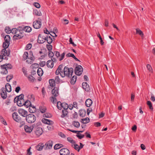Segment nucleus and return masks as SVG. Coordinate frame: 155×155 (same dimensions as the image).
<instances>
[{"label": "nucleus", "instance_id": "8fccbe9b", "mask_svg": "<svg viewBox=\"0 0 155 155\" xmlns=\"http://www.w3.org/2000/svg\"><path fill=\"white\" fill-rule=\"evenodd\" d=\"M51 115L48 113H46L43 115V117H44L50 118L51 117Z\"/></svg>", "mask_w": 155, "mask_h": 155}, {"label": "nucleus", "instance_id": "5fc2aeb1", "mask_svg": "<svg viewBox=\"0 0 155 155\" xmlns=\"http://www.w3.org/2000/svg\"><path fill=\"white\" fill-rule=\"evenodd\" d=\"M13 78V75H8L6 77V80L8 82H9Z\"/></svg>", "mask_w": 155, "mask_h": 155}, {"label": "nucleus", "instance_id": "e2e57ef3", "mask_svg": "<svg viewBox=\"0 0 155 155\" xmlns=\"http://www.w3.org/2000/svg\"><path fill=\"white\" fill-rule=\"evenodd\" d=\"M54 52H52L51 51H49L48 56L50 58L52 57L54 55Z\"/></svg>", "mask_w": 155, "mask_h": 155}, {"label": "nucleus", "instance_id": "a18cd8bd", "mask_svg": "<svg viewBox=\"0 0 155 155\" xmlns=\"http://www.w3.org/2000/svg\"><path fill=\"white\" fill-rule=\"evenodd\" d=\"M24 95L23 94H21L18 96H17V101L18 100H23V98H24Z\"/></svg>", "mask_w": 155, "mask_h": 155}, {"label": "nucleus", "instance_id": "cd10ccee", "mask_svg": "<svg viewBox=\"0 0 155 155\" xmlns=\"http://www.w3.org/2000/svg\"><path fill=\"white\" fill-rule=\"evenodd\" d=\"M33 13L34 15L36 16H41L42 15V14L40 10H35L33 11Z\"/></svg>", "mask_w": 155, "mask_h": 155}, {"label": "nucleus", "instance_id": "603ef678", "mask_svg": "<svg viewBox=\"0 0 155 155\" xmlns=\"http://www.w3.org/2000/svg\"><path fill=\"white\" fill-rule=\"evenodd\" d=\"M28 53L27 52H25L23 54V57L25 60L28 57Z\"/></svg>", "mask_w": 155, "mask_h": 155}, {"label": "nucleus", "instance_id": "4d7b16f0", "mask_svg": "<svg viewBox=\"0 0 155 155\" xmlns=\"http://www.w3.org/2000/svg\"><path fill=\"white\" fill-rule=\"evenodd\" d=\"M63 64H60L59 65L58 68V69L60 71H61V72H63Z\"/></svg>", "mask_w": 155, "mask_h": 155}, {"label": "nucleus", "instance_id": "774afa93", "mask_svg": "<svg viewBox=\"0 0 155 155\" xmlns=\"http://www.w3.org/2000/svg\"><path fill=\"white\" fill-rule=\"evenodd\" d=\"M54 54L57 58H59L60 57V53L58 51H54Z\"/></svg>", "mask_w": 155, "mask_h": 155}, {"label": "nucleus", "instance_id": "1a4fd4ad", "mask_svg": "<svg viewBox=\"0 0 155 155\" xmlns=\"http://www.w3.org/2000/svg\"><path fill=\"white\" fill-rule=\"evenodd\" d=\"M59 153L60 155H69L70 151L68 149L63 148L60 150Z\"/></svg>", "mask_w": 155, "mask_h": 155}, {"label": "nucleus", "instance_id": "473e14b6", "mask_svg": "<svg viewBox=\"0 0 155 155\" xmlns=\"http://www.w3.org/2000/svg\"><path fill=\"white\" fill-rule=\"evenodd\" d=\"M28 97L29 99H30V101L31 102H33L35 101V96L33 94H30L28 95Z\"/></svg>", "mask_w": 155, "mask_h": 155}, {"label": "nucleus", "instance_id": "393cba45", "mask_svg": "<svg viewBox=\"0 0 155 155\" xmlns=\"http://www.w3.org/2000/svg\"><path fill=\"white\" fill-rule=\"evenodd\" d=\"M5 89L7 92H10L11 91V86L9 83H7L5 85Z\"/></svg>", "mask_w": 155, "mask_h": 155}, {"label": "nucleus", "instance_id": "aec40b11", "mask_svg": "<svg viewBox=\"0 0 155 155\" xmlns=\"http://www.w3.org/2000/svg\"><path fill=\"white\" fill-rule=\"evenodd\" d=\"M92 101L91 99L89 98L88 99L85 101V105L87 107H90L92 104Z\"/></svg>", "mask_w": 155, "mask_h": 155}, {"label": "nucleus", "instance_id": "c85d7f7f", "mask_svg": "<svg viewBox=\"0 0 155 155\" xmlns=\"http://www.w3.org/2000/svg\"><path fill=\"white\" fill-rule=\"evenodd\" d=\"M136 34L139 35L142 38L143 36V32L138 28H136Z\"/></svg>", "mask_w": 155, "mask_h": 155}, {"label": "nucleus", "instance_id": "c03bdc74", "mask_svg": "<svg viewBox=\"0 0 155 155\" xmlns=\"http://www.w3.org/2000/svg\"><path fill=\"white\" fill-rule=\"evenodd\" d=\"M62 105V103L61 102L58 101L57 102V107L58 109H59V110L61 109Z\"/></svg>", "mask_w": 155, "mask_h": 155}, {"label": "nucleus", "instance_id": "c756f323", "mask_svg": "<svg viewBox=\"0 0 155 155\" xmlns=\"http://www.w3.org/2000/svg\"><path fill=\"white\" fill-rule=\"evenodd\" d=\"M46 41L49 44H51L52 41V38L49 35H46Z\"/></svg>", "mask_w": 155, "mask_h": 155}, {"label": "nucleus", "instance_id": "4c0bfd02", "mask_svg": "<svg viewBox=\"0 0 155 155\" xmlns=\"http://www.w3.org/2000/svg\"><path fill=\"white\" fill-rule=\"evenodd\" d=\"M5 42L9 43L10 41V37L9 35H6L4 38Z\"/></svg>", "mask_w": 155, "mask_h": 155}, {"label": "nucleus", "instance_id": "13d9d810", "mask_svg": "<svg viewBox=\"0 0 155 155\" xmlns=\"http://www.w3.org/2000/svg\"><path fill=\"white\" fill-rule=\"evenodd\" d=\"M46 47L48 49V50L49 51H51V50L52 49V46L51 45H46Z\"/></svg>", "mask_w": 155, "mask_h": 155}, {"label": "nucleus", "instance_id": "a211bd4d", "mask_svg": "<svg viewBox=\"0 0 155 155\" xmlns=\"http://www.w3.org/2000/svg\"><path fill=\"white\" fill-rule=\"evenodd\" d=\"M32 30V28L31 27L29 26H26L23 27L22 28V31H24L27 32H30Z\"/></svg>", "mask_w": 155, "mask_h": 155}, {"label": "nucleus", "instance_id": "c9c22d12", "mask_svg": "<svg viewBox=\"0 0 155 155\" xmlns=\"http://www.w3.org/2000/svg\"><path fill=\"white\" fill-rule=\"evenodd\" d=\"M77 76L74 75L71 79V84H74L75 83L77 80Z\"/></svg>", "mask_w": 155, "mask_h": 155}, {"label": "nucleus", "instance_id": "0e129e2a", "mask_svg": "<svg viewBox=\"0 0 155 155\" xmlns=\"http://www.w3.org/2000/svg\"><path fill=\"white\" fill-rule=\"evenodd\" d=\"M5 65L4 67H6V68L11 69L12 68V65L10 64H7L4 65Z\"/></svg>", "mask_w": 155, "mask_h": 155}, {"label": "nucleus", "instance_id": "b1692460", "mask_svg": "<svg viewBox=\"0 0 155 155\" xmlns=\"http://www.w3.org/2000/svg\"><path fill=\"white\" fill-rule=\"evenodd\" d=\"M5 66V65H1V68L2 69V71L1 72V73L3 74H6L8 73V71L6 67H4Z\"/></svg>", "mask_w": 155, "mask_h": 155}, {"label": "nucleus", "instance_id": "052dcab7", "mask_svg": "<svg viewBox=\"0 0 155 155\" xmlns=\"http://www.w3.org/2000/svg\"><path fill=\"white\" fill-rule=\"evenodd\" d=\"M55 82L56 83H60V79L58 77V76H57L55 77Z\"/></svg>", "mask_w": 155, "mask_h": 155}, {"label": "nucleus", "instance_id": "7ed1b4c3", "mask_svg": "<svg viewBox=\"0 0 155 155\" xmlns=\"http://www.w3.org/2000/svg\"><path fill=\"white\" fill-rule=\"evenodd\" d=\"M25 120L29 124L33 123L35 121L36 117L32 114H30L26 116Z\"/></svg>", "mask_w": 155, "mask_h": 155}, {"label": "nucleus", "instance_id": "6ab92c4d", "mask_svg": "<svg viewBox=\"0 0 155 155\" xmlns=\"http://www.w3.org/2000/svg\"><path fill=\"white\" fill-rule=\"evenodd\" d=\"M44 146L43 143H40L36 146V149L38 151H41L43 149Z\"/></svg>", "mask_w": 155, "mask_h": 155}, {"label": "nucleus", "instance_id": "4be33fe9", "mask_svg": "<svg viewBox=\"0 0 155 155\" xmlns=\"http://www.w3.org/2000/svg\"><path fill=\"white\" fill-rule=\"evenodd\" d=\"M68 111L67 110L63 109L62 111V114L61 115V117L62 118H64L68 114Z\"/></svg>", "mask_w": 155, "mask_h": 155}, {"label": "nucleus", "instance_id": "bb28decb", "mask_svg": "<svg viewBox=\"0 0 155 155\" xmlns=\"http://www.w3.org/2000/svg\"><path fill=\"white\" fill-rule=\"evenodd\" d=\"M86 114V112L84 110H81L79 111V115L82 117H84Z\"/></svg>", "mask_w": 155, "mask_h": 155}, {"label": "nucleus", "instance_id": "de8ad7c7", "mask_svg": "<svg viewBox=\"0 0 155 155\" xmlns=\"http://www.w3.org/2000/svg\"><path fill=\"white\" fill-rule=\"evenodd\" d=\"M10 28L9 27H6L5 29V31L7 34H10L11 33Z\"/></svg>", "mask_w": 155, "mask_h": 155}, {"label": "nucleus", "instance_id": "58836bf2", "mask_svg": "<svg viewBox=\"0 0 155 155\" xmlns=\"http://www.w3.org/2000/svg\"><path fill=\"white\" fill-rule=\"evenodd\" d=\"M72 125L75 127L78 128L80 127L79 123L78 121H74L72 123Z\"/></svg>", "mask_w": 155, "mask_h": 155}, {"label": "nucleus", "instance_id": "e433bc0d", "mask_svg": "<svg viewBox=\"0 0 155 155\" xmlns=\"http://www.w3.org/2000/svg\"><path fill=\"white\" fill-rule=\"evenodd\" d=\"M90 121V119L89 118L87 117L85 118H83L81 119V122L83 124H87Z\"/></svg>", "mask_w": 155, "mask_h": 155}, {"label": "nucleus", "instance_id": "2f4dec72", "mask_svg": "<svg viewBox=\"0 0 155 155\" xmlns=\"http://www.w3.org/2000/svg\"><path fill=\"white\" fill-rule=\"evenodd\" d=\"M147 104L148 106L149 109H150V111H152L153 108L152 106V104L151 102L150 101H147Z\"/></svg>", "mask_w": 155, "mask_h": 155}, {"label": "nucleus", "instance_id": "bf43d9fd", "mask_svg": "<svg viewBox=\"0 0 155 155\" xmlns=\"http://www.w3.org/2000/svg\"><path fill=\"white\" fill-rule=\"evenodd\" d=\"M65 54V53L64 52L61 54V55L60 56V57L59 58V61H62L64 58Z\"/></svg>", "mask_w": 155, "mask_h": 155}, {"label": "nucleus", "instance_id": "f3484780", "mask_svg": "<svg viewBox=\"0 0 155 155\" xmlns=\"http://www.w3.org/2000/svg\"><path fill=\"white\" fill-rule=\"evenodd\" d=\"M42 121L44 123L49 125H51L53 124V121L45 118H43L42 119Z\"/></svg>", "mask_w": 155, "mask_h": 155}, {"label": "nucleus", "instance_id": "49530a36", "mask_svg": "<svg viewBox=\"0 0 155 155\" xmlns=\"http://www.w3.org/2000/svg\"><path fill=\"white\" fill-rule=\"evenodd\" d=\"M68 104L65 103H62V107L63 108V109L68 110Z\"/></svg>", "mask_w": 155, "mask_h": 155}, {"label": "nucleus", "instance_id": "423d86ee", "mask_svg": "<svg viewBox=\"0 0 155 155\" xmlns=\"http://www.w3.org/2000/svg\"><path fill=\"white\" fill-rule=\"evenodd\" d=\"M83 69L81 65H78L74 69V72L77 75L80 76L82 73Z\"/></svg>", "mask_w": 155, "mask_h": 155}, {"label": "nucleus", "instance_id": "ea45409f", "mask_svg": "<svg viewBox=\"0 0 155 155\" xmlns=\"http://www.w3.org/2000/svg\"><path fill=\"white\" fill-rule=\"evenodd\" d=\"M31 102L28 100H27L24 102V105L26 106L27 107H28L31 105Z\"/></svg>", "mask_w": 155, "mask_h": 155}, {"label": "nucleus", "instance_id": "864d4df0", "mask_svg": "<svg viewBox=\"0 0 155 155\" xmlns=\"http://www.w3.org/2000/svg\"><path fill=\"white\" fill-rule=\"evenodd\" d=\"M67 140L69 142L71 143L72 144H73L75 143V141L73 140L71 138L68 137L67 138Z\"/></svg>", "mask_w": 155, "mask_h": 155}, {"label": "nucleus", "instance_id": "20e7f679", "mask_svg": "<svg viewBox=\"0 0 155 155\" xmlns=\"http://www.w3.org/2000/svg\"><path fill=\"white\" fill-rule=\"evenodd\" d=\"M40 123L38 122L36 124H32L31 126H29L28 125H25L24 126V129L25 131L28 133H31L32 131L33 128L36 127V126H38V125H39Z\"/></svg>", "mask_w": 155, "mask_h": 155}, {"label": "nucleus", "instance_id": "a19ab883", "mask_svg": "<svg viewBox=\"0 0 155 155\" xmlns=\"http://www.w3.org/2000/svg\"><path fill=\"white\" fill-rule=\"evenodd\" d=\"M19 31H20L19 29L18 30V29L16 28H13L11 30V33H12L16 34V33H18V32H19Z\"/></svg>", "mask_w": 155, "mask_h": 155}, {"label": "nucleus", "instance_id": "f8f14e48", "mask_svg": "<svg viewBox=\"0 0 155 155\" xmlns=\"http://www.w3.org/2000/svg\"><path fill=\"white\" fill-rule=\"evenodd\" d=\"M35 134L38 136H40L43 133V130L42 128L40 127H37L35 131Z\"/></svg>", "mask_w": 155, "mask_h": 155}, {"label": "nucleus", "instance_id": "a878e982", "mask_svg": "<svg viewBox=\"0 0 155 155\" xmlns=\"http://www.w3.org/2000/svg\"><path fill=\"white\" fill-rule=\"evenodd\" d=\"M39 110L41 113H43L46 112L47 108L45 106H40L39 107Z\"/></svg>", "mask_w": 155, "mask_h": 155}, {"label": "nucleus", "instance_id": "412c9836", "mask_svg": "<svg viewBox=\"0 0 155 155\" xmlns=\"http://www.w3.org/2000/svg\"><path fill=\"white\" fill-rule=\"evenodd\" d=\"M47 65L48 68H52L54 66V63L52 61L49 60L47 62Z\"/></svg>", "mask_w": 155, "mask_h": 155}, {"label": "nucleus", "instance_id": "f257e3e1", "mask_svg": "<svg viewBox=\"0 0 155 155\" xmlns=\"http://www.w3.org/2000/svg\"><path fill=\"white\" fill-rule=\"evenodd\" d=\"M74 70L72 68H68L65 66L63 69V72L60 74V75L62 78L64 77L65 76L68 78H71L73 73Z\"/></svg>", "mask_w": 155, "mask_h": 155}, {"label": "nucleus", "instance_id": "680f3d73", "mask_svg": "<svg viewBox=\"0 0 155 155\" xmlns=\"http://www.w3.org/2000/svg\"><path fill=\"white\" fill-rule=\"evenodd\" d=\"M32 47V44L31 43L27 44L26 47V49L27 50L30 49Z\"/></svg>", "mask_w": 155, "mask_h": 155}, {"label": "nucleus", "instance_id": "79ce46f5", "mask_svg": "<svg viewBox=\"0 0 155 155\" xmlns=\"http://www.w3.org/2000/svg\"><path fill=\"white\" fill-rule=\"evenodd\" d=\"M23 100H18L17 101V104L19 106H21L24 105Z\"/></svg>", "mask_w": 155, "mask_h": 155}, {"label": "nucleus", "instance_id": "9b49d317", "mask_svg": "<svg viewBox=\"0 0 155 155\" xmlns=\"http://www.w3.org/2000/svg\"><path fill=\"white\" fill-rule=\"evenodd\" d=\"M53 145V142L51 140H49L45 144V146H46L45 150H49L51 149Z\"/></svg>", "mask_w": 155, "mask_h": 155}, {"label": "nucleus", "instance_id": "ddd939ff", "mask_svg": "<svg viewBox=\"0 0 155 155\" xmlns=\"http://www.w3.org/2000/svg\"><path fill=\"white\" fill-rule=\"evenodd\" d=\"M18 112L20 115L23 117H26V116L28 115L27 111L22 109H19L18 110Z\"/></svg>", "mask_w": 155, "mask_h": 155}, {"label": "nucleus", "instance_id": "69168bd1", "mask_svg": "<svg viewBox=\"0 0 155 155\" xmlns=\"http://www.w3.org/2000/svg\"><path fill=\"white\" fill-rule=\"evenodd\" d=\"M69 41L70 44H72L73 46L75 47L76 46V45L73 41L72 39L71 38H70Z\"/></svg>", "mask_w": 155, "mask_h": 155}, {"label": "nucleus", "instance_id": "6e6d98bb", "mask_svg": "<svg viewBox=\"0 0 155 155\" xmlns=\"http://www.w3.org/2000/svg\"><path fill=\"white\" fill-rule=\"evenodd\" d=\"M76 136L80 139H81L82 138L84 137V135L80 134L79 133H78V134H77Z\"/></svg>", "mask_w": 155, "mask_h": 155}, {"label": "nucleus", "instance_id": "2eb2a0df", "mask_svg": "<svg viewBox=\"0 0 155 155\" xmlns=\"http://www.w3.org/2000/svg\"><path fill=\"white\" fill-rule=\"evenodd\" d=\"M82 87L86 91L88 92L90 90V88L87 82H83L82 84Z\"/></svg>", "mask_w": 155, "mask_h": 155}, {"label": "nucleus", "instance_id": "6e6552de", "mask_svg": "<svg viewBox=\"0 0 155 155\" xmlns=\"http://www.w3.org/2000/svg\"><path fill=\"white\" fill-rule=\"evenodd\" d=\"M24 36V34L23 33L21 29L19 32L15 35L13 36V38L15 39H18L22 38Z\"/></svg>", "mask_w": 155, "mask_h": 155}, {"label": "nucleus", "instance_id": "f03ea898", "mask_svg": "<svg viewBox=\"0 0 155 155\" xmlns=\"http://www.w3.org/2000/svg\"><path fill=\"white\" fill-rule=\"evenodd\" d=\"M58 90L59 88L58 87H54L51 91V94L53 96L50 97V99L53 104H56L57 103V100L55 97L59 95Z\"/></svg>", "mask_w": 155, "mask_h": 155}, {"label": "nucleus", "instance_id": "39448f33", "mask_svg": "<svg viewBox=\"0 0 155 155\" xmlns=\"http://www.w3.org/2000/svg\"><path fill=\"white\" fill-rule=\"evenodd\" d=\"M44 36L43 34L39 35L38 37V42L40 44H42L46 41V35Z\"/></svg>", "mask_w": 155, "mask_h": 155}, {"label": "nucleus", "instance_id": "9d476101", "mask_svg": "<svg viewBox=\"0 0 155 155\" xmlns=\"http://www.w3.org/2000/svg\"><path fill=\"white\" fill-rule=\"evenodd\" d=\"M41 21H40L36 20L35 21L33 24L34 28L35 29H39L41 28Z\"/></svg>", "mask_w": 155, "mask_h": 155}, {"label": "nucleus", "instance_id": "3c124183", "mask_svg": "<svg viewBox=\"0 0 155 155\" xmlns=\"http://www.w3.org/2000/svg\"><path fill=\"white\" fill-rule=\"evenodd\" d=\"M27 77L29 80L32 82H34V80L35 79V78L31 75H29V76Z\"/></svg>", "mask_w": 155, "mask_h": 155}, {"label": "nucleus", "instance_id": "0eeeda50", "mask_svg": "<svg viewBox=\"0 0 155 155\" xmlns=\"http://www.w3.org/2000/svg\"><path fill=\"white\" fill-rule=\"evenodd\" d=\"M12 116L13 119L15 121L18 123L21 122V118L20 117L18 116L17 113L14 112L12 114Z\"/></svg>", "mask_w": 155, "mask_h": 155}, {"label": "nucleus", "instance_id": "dca6fc26", "mask_svg": "<svg viewBox=\"0 0 155 155\" xmlns=\"http://www.w3.org/2000/svg\"><path fill=\"white\" fill-rule=\"evenodd\" d=\"M1 53L2 56H3V57L5 56L6 55L8 56H9L10 54V52L8 51L7 52V50L5 49L4 48L2 49L1 51Z\"/></svg>", "mask_w": 155, "mask_h": 155}, {"label": "nucleus", "instance_id": "09e8293b", "mask_svg": "<svg viewBox=\"0 0 155 155\" xmlns=\"http://www.w3.org/2000/svg\"><path fill=\"white\" fill-rule=\"evenodd\" d=\"M74 147H73V145H72L71 146L72 147H74V149L75 150H77L78 151V152H79L80 149H79V147L78 146V145L77 144H75V143H74Z\"/></svg>", "mask_w": 155, "mask_h": 155}, {"label": "nucleus", "instance_id": "338daca9", "mask_svg": "<svg viewBox=\"0 0 155 155\" xmlns=\"http://www.w3.org/2000/svg\"><path fill=\"white\" fill-rule=\"evenodd\" d=\"M33 5L37 8H39L40 7V5L38 2H34Z\"/></svg>", "mask_w": 155, "mask_h": 155}, {"label": "nucleus", "instance_id": "72a5a7b5", "mask_svg": "<svg viewBox=\"0 0 155 155\" xmlns=\"http://www.w3.org/2000/svg\"><path fill=\"white\" fill-rule=\"evenodd\" d=\"M49 83L51 86L53 87L55 86V81L54 79H51L49 80Z\"/></svg>", "mask_w": 155, "mask_h": 155}, {"label": "nucleus", "instance_id": "f704fd0d", "mask_svg": "<svg viewBox=\"0 0 155 155\" xmlns=\"http://www.w3.org/2000/svg\"><path fill=\"white\" fill-rule=\"evenodd\" d=\"M37 72L38 76H42L43 73V72L42 69L40 68H39L38 69Z\"/></svg>", "mask_w": 155, "mask_h": 155}, {"label": "nucleus", "instance_id": "7c9ffc66", "mask_svg": "<svg viewBox=\"0 0 155 155\" xmlns=\"http://www.w3.org/2000/svg\"><path fill=\"white\" fill-rule=\"evenodd\" d=\"M63 147V145L61 143H57L54 146V149L56 150L59 149Z\"/></svg>", "mask_w": 155, "mask_h": 155}, {"label": "nucleus", "instance_id": "37998d69", "mask_svg": "<svg viewBox=\"0 0 155 155\" xmlns=\"http://www.w3.org/2000/svg\"><path fill=\"white\" fill-rule=\"evenodd\" d=\"M10 44V43L4 42L3 43L2 47L5 49H6L8 48Z\"/></svg>", "mask_w": 155, "mask_h": 155}, {"label": "nucleus", "instance_id": "5701e85b", "mask_svg": "<svg viewBox=\"0 0 155 155\" xmlns=\"http://www.w3.org/2000/svg\"><path fill=\"white\" fill-rule=\"evenodd\" d=\"M29 111L31 113H34L36 112L35 107L34 106H32L31 105L29 106Z\"/></svg>", "mask_w": 155, "mask_h": 155}, {"label": "nucleus", "instance_id": "4468645a", "mask_svg": "<svg viewBox=\"0 0 155 155\" xmlns=\"http://www.w3.org/2000/svg\"><path fill=\"white\" fill-rule=\"evenodd\" d=\"M4 88L2 87L1 89L0 94L2 97L3 99H5L7 97V93L5 90H4Z\"/></svg>", "mask_w": 155, "mask_h": 155}]
</instances>
